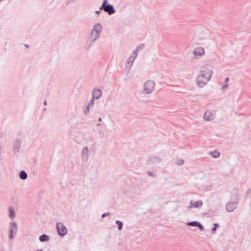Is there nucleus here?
Masks as SVG:
<instances>
[{
  "mask_svg": "<svg viewBox=\"0 0 251 251\" xmlns=\"http://www.w3.org/2000/svg\"><path fill=\"white\" fill-rule=\"evenodd\" d=\"M212 72L209 70L204 69L201 74L198 77V84L200 87H203L210 79Z\"/></svg>",
  "mask_w": 251,
  "mask_h": 251,
  "instance_id": "obj_1",
  "label": "nucleus"
},
{
  "mask_svg": "<svg viewBox=\"0 0 251 251\" xmlns=\"http://www.w3.org/2000/svg\"><path fill=\"white\" fill-rule=\"evenodd\" d=\"M144 90L147 93H151L154 89V83L151 80L146 81L144 84Z\"/></svg>",
  "mask_w": 251,
  "mask_h": 251,
  "instance_id": "obj_2",
  "label": "nucleus"
},
{
  "mask_svg": "<svg viewBox=\"0 0 251 251\" xmlns=\"http://www.w3.org/2000/svg\"><path fill=\"white\" fill-rule=\"evenodd\" d=\"M107 0H104L101 9L102 8L105 11L108 12L109 14H111L114 13L115 10L113 9V7L111 5H106Z\"/></svg>",
  "mask_w": 251,
  "mask_h": 251,
  "instance_id": "obj_3",
  "label": "nucleus"
},
{
  "mask_svg": "<svg viewBox=\"0 0 251 251\" xmlns=\"http://www.w3.org/2000/svg\"><path fill=\"white\" fill-rule=\"evenodd\" d=\"M101 30V26L100 24H98L94 26V29L91 32L92 36H94V40L96 39L98 37L99 34L100 33Z\"/></svg>",
  "mask_w": 251,
  "mask_h": 251,
  "instance_id": "obj_4",
  "label": "nucleus"
},
{
  "mask_svg": "<svg viewBox=\"0 0 251 251\" xmlns=\"http://www.w3.org/2000/svg\"><path fill=\"white\" fill-rule=\"evenodd\" d=\"M57 228L58 234L61 236L65 235L67 233L66 227L62 223L57 224Z\"/></svg>",
  "mask_w": 251,
  "mask_h": 251,
  "instance_id": "obj_5",
  "label": "nucleus"
},
{
  "mask_svg": "<svg viewBox=\"0 0 251 251\" xmlns=\"http://www.w3.org/2000/svg\"><path fill=\"white\" fill-rule=\"evenodd\" d=\"M214 118V114L212 112L207 111L205 112L204 115V119L206 121H211Z\"/></svg>",
  "mask_w": 251,
  "mask_h": 251,
  "instance_id": "obj_6",
  "label": "nucleus"
},
{
  "mask_svg": "<svg viewBox=\"0 0 251 251\" xmlns=\"http://www.w3.org/2000/svg\"><path fill=\"white\" fill-rule=\"evenodd\" d=\"M194 53L195 55L201 56L204 54V50L201 47H198L194 50Z\"/></svg>",
  "mask_w": 251,
  "mask_h": 251,
  "instance_id": "obj_7",
  "label": "nucleus"
},
{
  "mask_svg": "<svg viewBox=\"0 0 251 251\" xmlns=\"http://www.w3.org/2000/svg\"><path fill=\"white\" fill-rule=\"evenodd\" d=\"M202 205V202L201 201H191L189 208H199Z\"/></svg>",
  "mask_w": 251,
  "mask_h": 251,
  "instance_id": "obj_8",
  "label": "nucleus"
},
{
  "mask_svg": "<svg viewBox=\"0 0 251 251\" xmlns=\"http://www.w3.org/2000/svg\"><path fill=\"white\" fill-rule=\"evenodd\" d=\"M101 96V92L99 89H96L93 91V97L92 100L94 99H98Z\"/></svg>",
  "mask_w": 251,
  "mask_h": 251,
  "instance_id": "obj_9",
  "label": "nucleus"
},
{
  "mask_svg": "<svg viewBox=\"0 0 251 251\" xmlns=\"http://www.w3.org/2000/svg\"><path fill=\"white\" fill-rule=\"evenodd\" d=\"M226 209L229 211H232L235 208V205L232 202H228L226 206Z\"/></svg>",
  "mask_w": 251,
  "mask_h": 251,
  "instance_id": "obj_10",
  "label": "nucleus"
},
{
  "mask_svg": "<svg viewBox=\"0 0 251 251\" xmlns=\"http://www.w3.org/2000/svg\"><path fill=\"white\" fill-rule=\"evenodd\" d=\"M20 176L22 179H25L27 178V174L25 171H22L20 173Z\"/></svg>",
  "mask_w": 251,
  "mask_h": 251,
  "instance_id": "obj_11",
  "label": "nucleus"
},
{
  "mask_svg": "<svg viewBox=\"0 0 251 251\" xmlns=\"http://www.w3.org/2000/svg\"><path fill=\"white\" fill-rule=\"evenodd\" d=\"M48 237L45 234L42 235L40 237V240L41 242L47 241H48Z\"/></svg>",
  "mask_w": 251,
  "mask_h": 251,
  "instance_id": "obj_12",
  "label": "nucleus"
},
{
  "mask_svg": "<svg viewBox=\"0 0 251 251\" xmlns=\"http://www.w3.org/2000/svg\"><path fill=\"white\" fill-rule=\"evenodd\" d=\"M211 156H212L214 158H217L220 156V152L217 151H212L210 153Z\"/></svg>",
  "mask_w": 251,
  "mask_h": 251,
  "instance_id": "obj_13",
  "label": "nucleus"
},
{
  "mask_svg": "<svg viewBox=\"0 0 251 251\" xmlns=\"http://www.w3.org/2000/svg\"><path fill=\"white\" fill-rule=\"evenodd\" d=\"M16 228H17V227H16V225H12L11 226V234H10V236L11 239L12 238L13 232L16 231Z\"/></svg>",
  "mask_w": 251,
  "mask_h": 251,
  "instance_id": "obj_14",
  "label": "nucleus"
},
{
  "mask_svg": "<svg viewBox=\"0 0 251 251\" xmlns=\"http://www.w3.org/2000/svg\"><path fill=\"white\" fill-rule=\"evenodd\" d=\"M9 211H10V217L11 218H13L14 217V215H15L14 210L13 208L10 207L9 208Z\"/></svg>",
  "mask_w": 251,
  "mask_h": 251,
  "instance_id": "obj_15",
  "label": "nucleus"
},
{
  "mask_svg": "<svg viewBox=\"0 0 251 251\" xmlns=\"http://www.w3.org/2000/svg\"><path fill=\"white\" fill-rule=\"evenodd\" d=\"M116 223V224L118 225V229L119 230L121 229L122 228V227H123V223L119 221H117Z\"/></svg>",
  "mask_w": 251,
  "mask_h": 251,
  "instance_id": "obj_16",
  "label": "nucleus"
},
{
  "mask_svg": "<svg viewBox=\"0 0 251 251\" xmlns=\"http://www.w3.org/2000/svg\"><path fill=\"white\" fill-rule=\"evenodd\" d=\"M198 222H192L188 223V225L190 226H197L198 225Z\"/></svg>",
  "mask_w": 251,
  "mask_h": 251,
  "instance_id": "obj_17",
  "label": "nucleus"
},
{
  "mask_svg": "<svg viewBox=\"0 0 251 251\" xmlns=\"http://www.w3.org/2000/svg\"><path fill=\"white\" fill-rule=\"evenodd\" d=\"M197 226H198L199 227V228L201 230H202L203 229V226L199 223H198Z\"/></svg>",
  "mask_w": 251,
  "mask_h": 251,
  "instance_id": "obj_18",
  "label": "nucleus"
},
{
  "mask_svg": "<svg viewBox=\"0 0 251 251\" xmlns=\"http://www.w3.org/2000/svg\"><path fill=\"white\" fill-rule=\"evenodd\" d=\"M214 226L215 227L212 229L213 231H215L216 230V227L218 226V225L217 224H215Z\"/></svg>",
  "mask_w": 251,
  "mask_h": 251,
  "instance_id": "obj_19",
  "label": "nucleus"
},
{
  "mask_svg": "<svg viewBox=\"0 0 251 251\" xmlns=\"http://www.w3.org/2000/svg\"><path fill=\"white\" fill-rule=\"evenodd\" d=\"M228 81H229V78L228 77H226V83H228Z\"/></svg>",
  "mask_w": 251,
  "mask_h": 251,
  "instance_id": "obj_20",
  "label": "nucleus"
},
{
  "mask_svg": "<svg viewBox=\"0 0 251 251\" xmlns=\"http://www.w3.org/2000/svg\"><path fill=\"white\" fill-rule=\"evenodd\" d=\"M106 214H105V213L103 214L102 215V218H103V217H104L105 216H106Z\"/></svg>",
  "mask_w": 251,
  "mask_h": 251,
  "instance_id": "obj_21",
  "label": "nucleus"
},
{
  "mask_svg": "<svg viewBox=\"0 0 251 251\" xmlns=\"http://www.w3.org/2000/svg\"><path fill=\"white\" fill-rule=\"evenodd\" d=\"M227 87V85L223 86V89H225Z\"/></svg>",
  "mask_w": 251,
  "mask_h": 251,
  "instance_id": "obj_22",
  "label": "nucleus"
},
{
  "mask_svg": "<svg viewBox=\"0 0 251 251\" xmlns=\"http://www.w3.org/2000/svg\"><path fill=\"white\" fill-rule=\"evenodd\" d=\"M99 121H100V122L101 121V118H100L99 119Z\"/></svg>",
  "mask_w": 251,
  "mask_h": 251,
  "instance_id": "obj_23",
  "label": "nucleus"
}]
</instances>
